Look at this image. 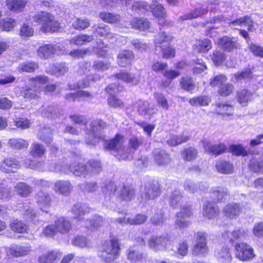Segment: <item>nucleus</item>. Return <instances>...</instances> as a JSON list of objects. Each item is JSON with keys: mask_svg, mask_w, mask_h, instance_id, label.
I'll list each match as a JSON object with an SVG mask.
<instances>
[{"mask_svg": "<svg viewBox=\"0 0 263 263\" xmlns=\"http://www.w3.org/2000/svg\"><path fill=\"white\" fill-rule=\"evenodd\" d=\"M133 9L140 10L152 11L153 15L158 18V24L161 26H166L171 24L166 19V13L163 7L158 2H153L152 5H148L143 2H137L133 6Z\"/></svg>", "mask_w": 263, "mask_h": 263, "instance_id": "obj_1", "label": "nucleus"}, {"mask_svg": "<svg viewBox=\"0 0 263 263\" xmlns=\"http://www.w3.org/2000/svg\"><path fill=\"white\" fill-rule=\"evenodd\" d=\"M70 170L74 175L85 178L99 174L102 170V166L99 161L91 160L85 165L75 163L70 166Z\"/></svg>", "mask_w": 263, "mask_h": 263, "instance_id": "obj_2", "label": "nucleus"}, {"mask_svg": "<svg viewBox=\"0 0 263 263\" xmlns=\"http://www.w3.org/2000/svg\"><path fill=\"white\" fill-rule=\"evenodd\" d=\"M124 141L123 136L117 134L115 138L105 142V148L113 151L114 155L120 160L128 159L132 152L123 146Z\"/></svg>", "mask_w": 263, "mask_h": 263, "instance_id": "obj_3", "label": "nucleus"}, {"mask_svg": "<svg viewBox=\"0 0 263 263\" xmlns=\"http://www.w3.org/2000/svg\"><path fill=\"white\" fill-rule=\"evenodd\" d=\"M34 22L41 26L40 29L44 32H54L58 30L59 23L54 16L46 11H41L33 17Z\"/></svg>", "mask_w": 263, "mask_h": 263, "instance_id": "obj_4", "label": "nucleus"}, {"mask_svg": "<svg viewBox=\"0 0 263 263\" xmlns=\"http://www.w3.org/2000/svg\"><path fill=\"white\" fill-rule=\"evenodd\" d=\"M46 76H40L32 78L30 85H26L22 88V94L24 99H35L40 97L41 85L47 82Z\"/></svg>", "mask_w": 263, "mask_h": 263, "instance_id": "obj_5", "label": "nucleus"}, {"mask_svg": "<svg viewBox=\"0 0 263 263\" xmlns=\"http://www.w3.org/2000/svg\"><path fill=\"white\" fill-rule=\"evenodd\" d=\"M120 248L118 239L112 238L103 245L100 257L105 262H110L119 255Z\"/></svg>", "mask_w": 263, "mask_h": 263, "instance_id": "obj_6", "label": "nucleus"}, {"mask_svg": "<svg viewBox=\"0 0 263 263\" xmlns=\"http://www.w3.org/2000/svg\"><path fill=\"white\" fill-rule=\"evenodd\" d=\"M89 126L90 131L87 129L86 132V143L88 145H95L100 140L104 139L101 131L105 128L106 124L102 120L97 119L93 120Z\"/></svg>", "mask_w": 263, "mask_h": 263, "instance_id": "obj_7", "label": "nucleus"}, {"mask_svg": "<svg viewBox=\"0 0 263 263\" xmlns=\"http://www.w3.org/2000/svg\"><path fill=\"white\" fill-rule=\"evenodd\" d=\"M97 47L95 46L92 47L87 48L77 49L71 51L68 54L72 58L79 59L83 58L87 55H90L94 52L97 55L100 57H104L106 55L107 51L103 49L104 47V43L100 41L99 43H97Z\"/></svg>", "mask_w": 263, "mask_h": 263, "instance_id": "obj_8", "label": "nucleus"}, {"mask_svg": "<svg viewBox=\"0 0 263 263\" xmlns=\"http://www.w3.org/2000/svg\"><path fill=\"white\" fill-rule=\"evenodd\" d=\"M206 235L205 232H198L195 234V244L192 249L194 256H204L208 253Z\"/></svg>", "mask_w": 263, "mask_h": 263, "instance_id": "obj_9", "label": "nucleus"}, {"mask_svg": "<svg viewBox=\"0 0 263 263\" xmlns=\"http://www.w3.org/2000/svg\"><path fill=\"white\" fill-rule=\"evenodd\" d=\"M67 51H66L64 46L62 44H47L40 47L37 51V55L42 59H48L51 57L53 54L57 53L67 54Z\"/></svg>", "mask_w": 263, "mask_h": 263, "instance_id": "obj_10", "label": "nucleus"}, {"mask_svg": "<svg viewBox=\"0 0 263 263\" xmlns=\"http://www.w3.org/2000/svg\"><path fill=\"white\" fill-rule=\"evenodd\" d=\"M235 250V256L242 261L251 259L255 256L252 248L245 243L236 244Z\"/></svg>", "mask_w": 263, "mask_h": 263, "instance_id": "obj_11", "label": "nucleus"}, {"mask_svg": "<svg viewBox=\"0 0 263 263\" xmlns=\"http://www.w3.org/2000/svg\"><path fill=\"white\" fill-rule=\"evenodd\" d=\"M94 33H97L98 35L105 37L109 40H112L114 38H116L117 43L118 42H122L123 44H125L126 42V39L125 37L120 36L117 34H114L109 31V27L107 25H103L96 27L93 26L92 27Z\"/></svg>", "mask_w": 263, "mask_h": 263, "instance_id": "obj_12", "label": "nucleus"}, {"mask_svg": "<svg viewBox=\"0 0 263 263\" xmlns=\"http://www.w3.org/2000/svg\"><path fill=\"white\" fill-rule=\"evenodd\" d=\"M122 87H117L115 84H111L106 88V91L110 96L108 98L107 102L108 105L112 107H120L123 106L122 101L113 95L117 91H121Z\"/></svg>", "mask_w": 263, "mask_h": 263, "instance_id": "obj_13", "label": "nucleus"}, {"mask_svg": "<svg viewBox=\"0 0 263 263\" xmlns=\"http://www.w3.org/2000/svg\"><path fill=\"white\" fill-rule=\"evenodd\" d=\"M136 105L139 114L147 118L150 117L157 111L155 107L150 104L147 101L140 100L137 102Z\"/></svg>", "mask_w": 263, "mask_h": 263, "instance_id": "obj_14", "label": "nucleus"}, {"mask_svg": "<svg viewBox=\"0 0 263 263\" xmlns=\"http://www.w3.org/2000/svg\"><path fill=\"white\" fill-rule=\"evenodd\" d=\"M191 214L192 211L189 207L182 208L181 211L177 214L176 224L180 228L187 227L190 222L186 220V218L190 216Z\"/></svg>", "mask_w": 263, "mask_h": 263, "instance_id": "obj_15", "label": "nucleus"}, {"mask_svg": "<svg viewBox=\"0 0 263 263\" xmlns=\"http://www.w3.org/2000/svg\"><path fill=\"white\" fill-rule=\"evenodd\" d=\"M101 78V77L99 74H90L87 76L86 78L80 81L76 85H72L71 84H69L68 85V87L71 90L76 89L77 88H86L90 86L93 82H95L100 80Z\"/></svg>", "mask_w": 263, "mask_h": 263, "instance_id": "obj_16", "label": "nucleus"}, {"mask_svg": "<svg viewBox=\"0 0 263 263\" xmlns=\"http://www.w3.org/2000/svg\"><path fill=\"white\" fill-rule=\"evenodd\" d=\"M30 251V247L27 245L18 246L14 244L7 247L6 249V253L8 255L15 257L26 255L29 253Z\"/></svg>", "mask_w": 263, "mask_h": 263, "instance_id": "obj_17", "label": "nucleus"}, {"mask_svg": "<svg viewBox=\"0 0 263 263\" xmlns=\"http://www.w3.org/2000/svg\"><path fill=\"white\" fill-rule=\"evenodd\" d=\"M202 145L205 151L215 155H220L226 152L227 150V147L223 143L212 145L209 141L203 140Z\"/></svg>", "mask_w": 263, "mask_h": 263, "instance_id": "obj_18", "label": "nucleus"}, {"mask_svg": "<svg viewBox=\"0 0 263 263\" xmlns=\"http://www.w3.org/2000/svg\"><path fill=\"white\" fill-rule=\"evenodd\" d=\"M134 57V53L130 50L121 51L118 55V64L121 67H125L131 64Z\"/></svg>", "mask_w": 263, "mask_h": 263, "instance_id": "obj_19", "label": "nucleus"}, {"mask_svg": "<svg viewBox=\"0 0 263 263\" xmlns=\"http://www.w3.org/2000/svg\"><path fill=\"white\" fill-rule=\"evenodd\" d=\"M219 213L218 206L214 203L207 202L203 208L202 215L204 217L212 219L216 218Z\"/></svg>", "mask_w": 263, "mask_h": 263, "instance_id": "obj_20", "label": "nucleus"}, {"mask_svg": "<svg viewBox=\"0 0 263 263\" xmlns=\"http://www.w3.org/2000/svg\"><path fill=\"white\" fill-rule=\"evenodd\" d=\"M58 232L65 234L68 233L71 229L70 220L64 217L59 218L54 223Z\"/></svg>", "mask_w": 263, "mask_h": 263, "instance_id": "obj_21", "label": "nucleus"}, {"mask_svg": "<svg viewBox=\"0 0 263 263\" xmlns=\"http://www.w3.org/2000/svg\"><path fill=\"white\" fill-rule=\"evenodd\" d=\"M215 43L227 51H231L239 47L238 43L227 36H224L215 40Z\"/></svg>", "mask_w": 263, "mask_h": 263, "instance_id": "obj_22", "label": "nucleus"}, {"mask_svg": "<svg viewBox=\"0 0 263 263\" xmlns=\"http://www.w3.org/2000/svg\"><path fill=\"white\" fill-rule=\"evenodd\" d=\"M26 4V0H6L7 8L14 13L22 12Z\"/></svg>", "mask_w": 263, "mask_h": 263, "instance_id": "obj_23", "label": "nucleus"}, {"mask_svg": "<svg viewBox=\"0 0 263 263\" xmlns=\"http://www.w3.org/2000/svg\"><path fill=\"white\" fill-rule=\"evenodd\" d=\"M19 166V163L16 160L12 158H7L3 161L1 168L4 172L10 173L15 172Z\"/></svg>", "mask_w": 263, "mask_h": 263, "instance_id": "obj_24", "label": "nucleus"}, {"mask_svg": "<svg viewBox=\"0 0 263 263\" xmlns=\"http://www.w3.org/2000/svg\"><path fill=\"white\" fill-rule=\"evenodd\" d=\"M215 255L222 263H231L232 260L230 249L227 247H222L217 249Z\"/></svg>", "mask_w": 263, "mask_h": 263, "instance_id": "obj_25", "label": "nucleus"}, {"mask_svg": "<svg viewBox=\"0 0 263 263\" xmlns=\"http://www.w3.org/2000/svg\"><path fill=\"white\" fill-rule=\"evenodd\" d=\"M37 203L42 211L47 212L46 209L51 205V197L48 193L40 191L37 194Z\"/></svg>", "mask_w": 263, "mask_h": 263, "instance_id": "obj_26", "label": "nucleus"}, {"mask_svg": "<svg viewBox=\"0 0 263 263\" xmlns=\"http://www.w3.org/2000/svg\"><path fill=\"white\" fill-rule=\"evenodd\" d=\"M62 255L58 250H50L39 257L40 263H52L56 259L60 258Z\"/></svg>", "mask_w": 263, "mask_h": 263, "instance_id": "obj_27", "label": "nucleus"}, {"mask_svg": "<svg viewBox=\"0 0 263 263\" xmlns=\"http://www.w3.org/2000/svg\"><path fill=\"white\" fill-rule=\"evenodd\" d=\"M46 72L53 75L60 76L68 71V67L64 63L50 64L46 68Z\"/></svg>", "mask_w": 263, "mask_h": 263, "instance_id": "obj_28", "label": "nucleus"}, {"mask_svg": "<svg viewBox=\"0 0 263 263\" xmlns=\"http://www.w3.org/2000/svg\"><path fill=\"white\" fill-rule=\"evenodd\" d=\"M87 207L81 204H76L73 205L71 210V213L73 214V218L78 219V222L84 223L85 220L83 216L87 212Z\"/></svg>", "mask_w": 263, "mask_h": 263, "instance_id": "obj_29", "label": "nucleus"}, {"mask_svg": "<svg viewBox=\"0 0 263 263\" xmlns=\"http://www.w3.org/2000/svg\"><path fill=\"white\" fill-rule=\"evenodd\" d=\"M72 189L71 183L66 180H58L54 183V190L55 192L61 194H69Z\"/></svg>", "mask_w": 263, "mask_h": 263, "instance_id": "obj_30", "label": "nucleus"}, {"mask_svg": "<svg viewBox=\"0 0 263 263\" xmlns=\"http://www.w3.org/2000/svg\"><path fill=\"white\" fill-rule=\"evenodd\" d=\"M127 215L126 214L125 217L124 218H119L117 219V222L122 224L126 223L130 224H140L144 223L147 219V217L143 214H138L133 219L127 217Z\"/></svg>", "mask_w": 263, "mask_h": 263, "instance_id": "obj_31", "label": "nucleus"}, {"mask_svg": "<svg viewBox=\"0 0 263 263\" xmlns=\"http://www.w3.org/2000/svg\"><path fill=\"white\" fill-rule=\"evenodd\" d=\"M240 210V208L238 204L231 203L228 204L224 207L223 213L226 217L233 219L238 216Z\"/></svg>", "mask_w": 263, "mask_h": 263, "instance_id": "obj_32", "label": "nucleus"}, {"mask_svg": "<svg viewBox=\"0 0 263 263\" xmlns=\"http://www.w3.org/2000/svg\"><path fill=\"white\" fill-rule=\"evenodd\" d=\"M160 193L159 184L156 182H153L152 184H149L145 187V192L144 193V199H153L158 196Z\"/></svg>", "mask_w": 263, "mask_h": 263, "instance_id": "obj_33", "label": "nucleus"}, {"mask_svg": "<svg viewBox=\"0 0 263 263\" xmlns=\"http://www.w3.org/2000/svg\"><path fill=\"white\" fill-rule=\"evenodd\" d=\"M252 98L253 93L246 89L240 90L237 94V100L243 106H246Z\"/></svg>", "mask_w": 263, "mask_h": 263, "instance_id": "obj_34", "label": "nucleus"}, {"mask_svg": "<svg viewBox=\"0 0 263 263\" xmlns=\"http://www.w3.org/2000/svg\"><path fill=\"white\" fill-rule=\"evenodd\" d=\"M153 155L154 160L158 165H163L170 162L169 156L163 150L155 149Z\"/></svg>", "mask_w": 263, "mask_h": 263, "instance_id": "obj_35", "label": "nucleus"}, {"mask_svg": "<svg viewBox=\"0 0 263 263\" xmlns=\"http://www.w3.org/2000/svg\"><path fill=\"white\" fill-rule=\"evenodd\" d=\"M190 136L186 132H183L180 135H171L167 140V143L171 146H176L189 140Z\"/></svg>", "mask_w": 263, "mask_h": 263, "instance_id": "obj_36", "label": "nucleus"}, {"mask_svg": "<svg viewBox=\"0 0 263 263\" xmlns=\"http://www.w3.org/2000/svg\"><path fill=\"white\" fill-rule=\"evenodd\" d=\"M132 27L136 29L144 31L150 27L149 22L145 18H134L130 22Z\"/></svg>", "mask_w": 263, "mask_h": 263, "instance_id": "obj_37", "label": "nucleus"}, {"mask_svg": "<svg viewBox=\"0 0 263 263\" xmlns=\"http://www.w3.org/2000/svg\"><path fill=\"white\" fill-rule=\"evenodd\" d=\"M212 196L214 200L217 202H221L227 196V189L222 187H214L211 191Z\"/></svg>", "mask_w": 263, "mask_h": 263, "instance_id": "obj_38", "label": "nucleus"}, {"mask_svg": "<svg viewBox=\"0 0 263 263\" xmlns=\"http://www.w3.org/2000/svg\"><path fill=\"white\" fill-rule=\"evenodd\" d=\"M93 35L80 34L71 39L69 41L70 44L76 45H83L87 43L91 42L93 40Z\"/></svg>", "mask_w": 263, "mask_h": 263, "instance_id": "obj_39", "label": "nucleus"}, {"mask_svg": "<svg viewBox=\"0 0 263 263\" xmlns=\"http://www.w3.org/2000/svg\"><path fill=\"white\" fill-rule=\"evenodd\" d=\"M184 186L185 190L191 193H194L198 190L204 191L208 187L206 184H195L190 180L186 181Z\"/></svg>", "mask_w": 263, "mask_h": 263, "instance_id": "obj_40", "label": "nucleus"}, {"mask_svg": "<svg viewBox=\"0 0 263 263\" xmlns=\"http://www.w3.org/2000/svg\"><path fill=\"white\" fill-rule=\"evenodd\" d=\"M16 25V20L6 17L0 20V29L3 31H10Z\"/></svg>", "mask_w": 263, "mask_h": 263, "instance_id": "obj_41", "label": "nucleus"}, {"mask_svg": "<svg viewBox=\"0 0 263 263\" xmlns=\"http://www.w3.org/2000/svg\"><path fill=\"white\" fill-rule=\"evenodd\" d=\"M135 196V191L129 186H124L119 193V197L122 200L129 201Z\"/></svg>", "mask_w": 263, "mask_h": 263, "instance_id": "obj_42", "label": "nucleus"}, {"mask_svg": "<svg viewBox=\"0 0 263 263\" xmlns=\"http://www.w3.org/2000/svg\"><path fill=\"white\" fill-rule=\"evenodd\" d=\"M8 145L13 148L21 149L27 148L29 142L22 138H13L9 140Z\"/></svg>", "mask_w": 263, "mask_h": 263, "instance_id": "obj_43", "label": "nucleus"}, {"mask_svg": "<svg viewBox=\"0 0 263 263\" xmlns=\"http://www.w3.org/2000/svg\"><path fill=\"white\" fill-rule=\"evenodd\" d=\"M116 78L126 83L136 85L139 82V80L132 73L128 72H121L116 75Z\"/></svg>", "mask_w": 263, "mask_h": 263, "instance_id": "obj_44", "label": "nucleus"}, {"mask_svg": "<svg viewBox=\"0 0 263 263\" xmlns=\"http://www.w3.org/2000/svg\"><path fill=\"white\" fill-rule=\"evenodd\" d=\"M216 168L218 172L222 174H230L233 171L232 164L226 161H218Z\"/></svg>", "mask_w": 263, "mask_h": 263, "instance_id": "obj_45", "label": "nucleus"}, {"mask_svg": "<svg viewBox=\"0 0 263 263\" xmlns=\"http://www.w3.org/2000/svg\"><path fill=\"white\" fill-rule=\"evenodd\" d=\"M171 36L165 32H162L157 34L155 38V45L156 48L160 47L163 45L168 44L171 40Z\"/></svg>", "mask_w": 263, "mask_h": 263, "instance_id": "obj_46", "label": "nucleus"}, {"mask_svg": "<svg viewBox=\"0 0 263 263\" xmlns=\"http://www.w3.org/2000/svg\"><path fill=\"white\" fill-rule=\"evenodd\" d=\"M210 102V98L205 96L194 97L189 100L190 104L194 106H207Z\"/></svg>", "mask_w": 263, "mask_h": 263, "instance_id": "obj_47", "label": "nucleus"}, {"mask_svg": "<svg viewBox=\"0 0 263 263\" xmlns=\"http://www.w3.org/2000/svg\"><path fill=\"white\" fill-rule=\"evenodd\" d=\"M211 48V42L207 39L198 41L195 45V49L198 52H207Z\"/></svg>", "mask_w": 263, "mask_h": 263, "instance_id": "obj_48", "label": "nucleus"}, {"mask_svg": "<svg viewBox=\"0 0 263 263\" xmlns=\"http://www.w3.org/2000/svg\"><path fill=\"white\" fill-rule=\"evenodd\" d=\"M181 87L187 91H192L195 87L194 81L188 77H183L180 80Z\"/></svg>", "mask_w": 263, "mask_h": 263, "instance_id": "obj_49", "label": "nucleus"}, {"mask_svg": "<svg viewBox=\"0 0 263 263\" xmlns=\"http://www.w3.org/2000/svg\"><path fill=\"white\" fill-rule=\"evenodd\" d=\"M103 219L101 217L99 216H95L93 220H85L82 226L87 227L89 229H96L103 224Z\"/></svg>", "mask_w": 263, "mask_h": 263, "instance_id": "obj_50", "label": "nucleus"}, {"mask_svg": "<svg viewBox=\"0 0 263 263\" xmlns=\"http://www.w3.org/2000/svg\"><path fill=\"white\" fill-rule=\"evenodd\" d=\"M11 230L15 232L23 233L26 232L27 226L18 219L13 220L10 224Z\"/></svg>", "mask_w": 263, "mask_h": 263, "instance_id": "obj_51", "label": "nucleus"}, {"mask_svg": "<svg viewBox=\"0 0 263 263\" xmlns=\"http://www.w3.org/2000/svg\"><path fill=\"white\" fill-rule=\"evenodd\" d=\"M231 24L241 26H247L248 30L250 31L254 30V23L249 17L245 16L241 17L238 20L231 22Z\"/></svg>", "mask_w": 263, "mask_h": 263, "instance_id": "obj_52", "label": "nucleus"}, {"mask_svg": "<svg viewBox=\"0 0 263 263\" xmlns=\"http://www.w3.org/2000/svg\"><path fill=\"white\" fill-rule=\"evenodd\" d=\"M110 66L111 64L108 61L96 60L93 62L92 68L96 71L103 72L109 69Z\"/></svg>", "mask_w": 263, "mask_h": 263, "instance_id": "obj_53", "label": "nucleus"}, {"mask_svg": "<svg viewBox=\"0 0 263 263\" xmlns=\"http://www.w3.org/2000/svg\"><path fill=\"white\" fill-rule=\"evenodd\" d=\"M38 137L45 143H50L52 141V130L50 128L44 127L40 130Z\"/></svg>", "mask_w": 263, "mask_h": 263, "instance_id": "obj_54", "label": "nucleus"}, {"mask_svg": "<svg viewBox=\"0 0 263 263\" xmlns=\"http://www.w3.org/2000/svg\"><path fill=\"white\" fill-rule=\"evenodd\" d=\"M162 238L157 236L152 237L148 240V245L149 248L155 250L159 251L162 250Z\"/></svg>", "mask_w": 263, "mask_h": 263, "instance_id": "obj_55", "label": "nucleus"}, {"mask_svg": "<svg viewBox=\"0 0 263 263\" xmlns=\"http://www.w3.org/2000/svg\"><path fill=\"white\" fill-rule=\"evenodd\" d=\"M56 109L53 106L43 105L39 110V113L44 117L52 118L55 114Z\"/></svg>", "mask_w": 263, "mask_h": 263, "instance_id": "obj_56", "label": "nucleus"}, {"mask_svg": "<svg viewBox=\"0 0 263 263\" xmlns=\"http://www.w3.org/2000/svg\"><path fill=\"white\" fill-rule=\"evenodd\" d=\"M100 17L104 22L108 23H115L120 20L119 15L114 14L109 12H101Z\"/></svg>", "mask_w": 263, "mask_h": 263, "instance_id": "obj_57", "label": "nucleus"}, {"mask_svg": "<svg viewBox=\"0 0 263 263\" xmlns=\"http://www.w3.org/2000/svg\"><path fill=\"white\" fill-rule=\"evenodd\" d=\"M250 168L254 172L263 173V160L252 159L250 161Z\"/></svg>", "mask_w": 263, "mask_h": 263, "instance_id": "obj_58", "label": "nucleus"}, {"mask_svg": "<svg viewBox=\"0 0 263 263\" xmlns=\"http://www.w3.org/2000/svg\"><path fill=\"white\" fill-rule=\"evenodd\" d=\"M45 152L43 145L38 143H33L31 146L30 154L34 158L41 157Z\"/></svg>", "mask_w": 263, "mask_h": 263, "instance_id": "obj_59", "label": "nucleus"}, {"mask_svg": "<svg viewBox=\"0 0 263 263\" xmlns=\"http://www.w3.org/2000/svg\"><path fill=\"white\" fill-rule=\"evenodd\" d=\"M31 122L30 120L23 117L16 118L14 120V125L21 129H27L30 127Z\"/></svg>", "mask_w": 263, "mask_h": 263, "instance_id": "obj_60", "label": "nucleus"}, {"mask_svg": "<svg viewBox=\"0 0 263 263\" xmlns=\"http://www.w3.org/2000/svg\"><path fill=\"white\" fill-rule=\"evenodd\" d=\"M245 234V231L242 230H234L232 232H226L223 234L224 238H228L231 241H233L235 239H238Z\"/></svg>", "mask_w": 263, "mask_h": 263, "instance_id": "obj_61", "label": "nucleus"}, {"mask_svg": "<svg viewBox=\"0 0 263 263\" xmlns=\"http://www.w3.org/2000/svg\"><path fill=\"white\" fill-rule=\"evenodd\" d=\"M216 112L223 116H230L233 114V108L232 106L226 104H219L217 106Z\"/></svg>", "mask_w": 263, "mask_h": 263, "instance_id": "obj_62", "label": "nucleus"}, {"mask_svg": "<svg viewBox=\"0 0 263 263\" xmlns=\"http://www.w3.org/2000/svg\"><path fill=\"white\" fill-rule=\"evenodd\" d=\"M34 33L33 28L27 23H24L20 28V35L22 37L32 36Z\"/></svg>", "mask_w": 263, "mask_h": 263, "instance_id": "obj_63", "label": "nucleus"}, {"mask_svg": "<svg viewBox=\"0 0 263 263\" xmlns=\"http://www.w3.org/2000/svg\"><path fill=\"white\" fill-rule=\"evenodd\" d=\"M15 191L21 196L26 197L32 191L31 187L23 182H20L15 186Z\"/></svg>", "mask_w": 263, "mask_h": 263, "instance_id": "obj_64", "label": "nucleus"}]
</instances>
